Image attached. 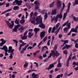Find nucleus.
<instances>
[{
    "label": "nucleus",
    "mask_w": 78,
    "mask_h": 78,
    "mask_svg": "<svg viewBox=\"0 0 78 78\" xmlns=\"http://www.w3.org/2000/svg\"><path fill=\"white\" fill-rule=\"evenodd\" d=\"M75 47L76 48H78V44L77 43H76L75 44Z\"/></svg>",
    "instance_id": "obj_54"
},
{
    "label": "nucleus",
    "mask_w": 78,
    "mask_h": 78,
    "mask_svg": "<svg viewBox=\"0 0 78 78\" xmlns=\"http://www.w3.org/2000/svg\"><path fill=\"white\" fill-rule=\"evenodd\" d=\"M47 37H44L43 40V41L44 42H45V41H46L47 40Z\"/></svg>",
    "instance_id": "obj_38"
},
{
    "label": "nucleus",
    "mask_w": 78,
    "mask_h": 78,
    "mask_svg": "<svg viewBox=\"0 0 78 78\" xmlns=\"http://www.w3.org/2000/svg\"><path fill=\"white\" fill-rule=\"evenodd\" d=\"M38 14L37 13V12H35L34 14V16H37Z\"/></svg>",
    "instance_id": "obj_47"
},
{
    "label": "nucleus",
    "mask_w": 78,
    "mask_h": 78,
    "mask_svg": "<svg viewBox=\"0 0 78 78\" xmlns=\"http://www.w3.org/2000/svg\"><path fill=\"white\" fill-rule=\"evenodd\" d=\"M18 19L16 18L15 20V23H16L17 24H19V21H18Z\"/></svg>",
    "instance_id": "obj_35"
},
{
    "label": "nucleus",
    "mask_w": 78,
    "mask_h": 78,
    "mask_svg": "<svg viewBox=\"0 0 78 78\" xmlns=\"http://www.w3.org/2000/svg\"><path fill=\"white\" fill-rule=\"evenodd\" d=\"M62 14L61 13H60V14L59 15L58 14L56 16H58V18H60V19H62Z\"/></svg>",
    "instance_id": "obj_22"
},
{
    "label": "nucleus",
    "mask_w": 78,
    "mask_h": 78,
    "mask_svg": "<svg viewBox=\"0 0 78 78\" xmlns=\"http://www.w3.org/2000/svg\"><path fill=\"white\" fill-rule=\"evenodd\" d=\"M56 63H57V62H55L52 64H50V65L51 66V67H52V68H53V67H54V65H55V64H56Z\"/></svg>",
    "instance_id": "obj_27"
},
{
    "label": "nucleus",
    "mask_w": 78,
    "mask_h": 78,
    "mask_svg": "<svg viewBox=\"0 0 78 78\" xmlns=\"http://www.w3.org/2000/svg\"><path fill=\"white\" fill-rule=\"evenodd\" d=\"M69 42V41L68 40H65L64 41V43L63 44H65V45L67 43H68Z\"/></svg>",
    "instance_id": "obj_52"
},
{
    "label": "nucleus",
    "mask_w": 78,
    "mask_h": 78,
    "mask_svg": "<svg viewBox=\"0 0 78 78\" xmlns=\"http://www.w3.org/2000/svg\"><path fill=\"white\" fill-rule=\"evenodd\" d=\"M19 42H20V43H22L21 44H20V47L19 48V50L20 51V50H21V48L22 47H23L24 45H27V43H24V42L22 40H20L19 41Z\"/></svg>",
    "instance_id": "obj_8"
},
{
    "label": "nucleus",
    "mask_w": 78,
    "mask_h": 78,
    "mask_svg": "<svg viewBox=\"0 0 78 78\" xmlns=\"http://www.w3.org/2000/svg\"><path fill=\"white\" fill-rule=\"evenodd\" d=\"M50 40H49L47 43V44L49 46L50 45Z\"/></svg>",
    "instance_id": "obj_62"
},
{
    "label": "nucleus",
    "mask_w": 78,
    "mask_h": 78,
    "mask_svg": "<svg viewBox=\"0 0 78 78\" xmlns=\"http://www.w3.org/2000/svg\"><path fill=\"white\" fill-rule=\"evenodd\" d=\"M25 29V27L23 26H22L19 28L18 29V30L19 31H20V33H23Z\"/></svg>",
    "instance_id": "obj_13"
},
{
    "label": "nucleus",
    "mask_w": 78,
    "mask_h": 78,
    "mask_svg": "<svg viewBox=\"0 0 78 78\" xmlns=\"http://www.w3.org/2000/svg\"><path fill=\"white\" fill-rule=\"evenodd\" d=\"M55 2L53 1L51 4H50L49 7L50 8H52L54 6V4H55Z\"/></svg>",
    "instance_id": "obj_21"
},
{
    "label": "nucleus",
    "mask_w": 78,
    "mask_h": 78,
    "mask_svg": "<svg viewBox=\"0 0 78 78\" xmlns=\"http://www.w3.org/2000/svg\"><path fill=\"white\" fill-rule=\"evenodd\" d=\"M51 29H52V28L50 27L49 28L48 30V32L49 33H50V32L51 31Z\"/></svg>",
    "instance_id": "obj_49"
},
{
    "label": "nucleus",
    "mask_w": 78,
    "mask_h": 78,
    "mask_svg": "<svg viewBox=\"0 0 78 78\" xmlns=\"http://www.w3.org/2000/svg\"><path fill=\"white\" fill-rule=\"evenodd\" d=\"M1 41H2V43H0V46L1 47H2L5 43H6V41H4V39L2 38L1 39Z\"/></svg>",
    "instance_id": "obj_14"
},
{
    "label": "nucleus",
    "mask_w": 78,
    "mask_h": 78,
    "mask_svg": "<svg viewBox=\"0 0 78 78\" xmlns=\"http://www.w3.org/2000/svg\"><path fill=\"white\" fill-rule=\"evenodd\" d=\"M44 20H45L47 19V17H48V15H47V13H46L44 16Z\"/></svg>",
    "instance_id": "obj_41"
},
{
    "label": "nucleus",
    "mask_w": 78,
    "mask_h": 78,
    "mask_svg": "<svg viewBox=\"0 0 78 78\" xmlns=\"http://www.w3.org/2000/svg\"><path fill=\"white\" fill-rule=\"evenodd\" d=\"M30 22L31 23H33V24H34V25H36V22H35V21L33 20L31 21Z\"/></svg>",
    "instance_id": "obj_42"
},
{
    "label": "nucleus",
    "mask_w": 78,
    "mask_h": 78,
    "mask_svg": "<svg viewBox=\"0 0 78 78\" xmlns=\"http://www.w3.org/2000/svg\"><path fill=\"white\" fill-rule=\"evenodd\" d=\"M65 6H66V5H65V3L63 2L62 3V8H65Z\"/></svg>",
    "instance_id": "obj_61"
},
{
    "label": "nucleus",
    "mask_w": 78,
    "mask_h": 78,
    "mask_svg": "<svg viewBox=\"0 0 78 78\" xmlns=\"http://www.w3.org/2000/svg\"><path fill=\"white\" fill-rule=\"evenodd\" d=\"M57 8L58 9H60L61 7L62 6V4H61V2L60 0H57Z\"/></svg>",
    "instance_id": "obj_11"
},
{
    "label": "nucleus",
    "mask_w": 78,
    "mask_h": 78,
    "mask_svg": "<svg viewBox=\"0 0 78 78\" xmlns=\"http://www.w3.org/2000/svg\"><path fill=\"white\" fill-rule=\"evenodd\" d=\"M76 59V55H74V56L72 57V60H73V59Z\"/></svg>",
    "instance_id": "obj_60"
},
{
    "label": "nucleus",
    "mask_w": 78,
    "mask_h": 78,
    "mask_svg": "<svg viewBox=\"0 0 78 78\" xmlns=\"http://www.w3.org/2000/svg\"><path fill=\"white\" fill-rule=\"evenodd\" d=\"M17 31L18 30H17V29L15 27V28L12 29V32H17Z\"/></svg>",
    "instance_id": "obj_23"
},
{
    "label": "nucleus",
    "mask_w": 78,
    "mask_h": 78,
    "mask_svg": "<svg viewBox=\"0 0 78 78\" xmlns=\"http://www.w3.org/2000/svg\"><path fill=\"white\" fill-rule=\"evenodd\" d=\"M28 16V12H26V17H25L26 19H27Z\"/></svg>",
    "instance_id": "obj_57"
},
{
    "label": "nucleus",
    "mask_w": 78,
    "mask_h": 78,
    "mask_svg": "<svg viewBox=\"0 0 78 78\" xmlns=\"http://www.w3.org/2000/svg\"><path fill=\"white\" fill-rule=\"evenodd\" d=\"M19 8V7L18 6H14L13 8V9L15 11H16V10H18Z\"/></svg>",
    "instance_id": "obj_20"
},
{
    "label": "nucleus",
    "mask_w": 78,
    "mask_h": 78,
    "mask_svg": "<svg viewBox=\"0 0 78 78\" xmlns=\"http://www.w3.org/2000/svg\"><path fill=\"white\" fill-rule=\"evenodd\" d=\"M28 66V62H26L25 64L24 65H23V66L24 67L26 68L27 67V66Z\"/></svg>",
    "instance_id": "obj_39"
},
{
    "label": "nucleus",
    "mask_w": 78,
    "mask_h": 78,
    "mask_svg": "<svg viewBox=\"0 0 78 78\" xmlns=\"http://www.w3.org/2000/svg\"><path fill=\"white\" fill-rule=\"evenodd\" d=\"M7 52H8V51H5V56H8V54L7 53Z\"/></svg>",
    "instance_id": "obj_63"
},
{
    "label": "nucleus",
    "mask_w": 78,
    "mask_h": 78,
    "mask_svg": "<svg viewBox=\"0 0 78 78\" xmlns=\"http://www.w3.org/2000/svg\"><path fill=\"white\" fill-rule=\"evenodd\" d=\"M5 22H6V23L7 25L8 26V27H9V28H10L12 29V28H13V27L14 26V21H11V23H12V24H11V23H9V21H5Z\"/></svg>",
    "instance_id": "obj_5"
},
{
    "label": "nucleus",
    "mask_w": 78,
    "mask_h": 78,
    "mask_svg": "<svg viewBox=\"0 0 78 78\" xmlns=\"http://www.w3.org/2000/svg\"><path fill=\"white\" fill-rule=\"evenodd\" d=\"M21 25L20 24H19L16 25H15V28H16L17 29H18L19 28V27H20Z\"/></svg>",
    "instance_id": "obj_34"
},
{
    "label": "nucleus",
    "mask_w": 78,
    "mask_h": 78,
    "mask_svg": "<svg viewBox=\"0 0 78 78\" xmlns=\"http://www.w3.org/2000/svg\"><path fill=\"white\" fill-rule=\"evenodd\" d=\"M52 69V68L51 67L50 65L48 68H46L45 70H47V69H48V70H50V69Z\"/></svg>",
    "instance_id": "obj_33"
},
{
    "label": "nucleus",
    "mask_w": 78,
    "mask_h": 78,
    "mask_svg": "<svg viewBox=\"0 0 78 78\" xmlns=\"http://www.w3.org/2000/svg\"><path fill=\"white\" fill-rule=\"evenodd\" d=\"M61 66H62V65L61 63H58V64L57 65V67H61Z\"/></svg>",
    "instance_id": "obj_45"
},
{
    "label": "nucleus",
    "mask_w": 78,
    "mask_h": 78,
    "mask_svg": "<svg viewBox=\"0 0 78 78\" xmlns=\"http://www.w3.org/2000/svg\"><path fill=\"white\" fill-rule=\"evenodd\" d=\"M73 19H74V20L75 22H77L78 21V19L76 17H75V16L73 17Z\"/></svg>",
    "instance_id": "obj_44"
},
{
    "label": "nucleus",
    "mask_w": 78,
    "mask_h": 78,
    "mask_svg": "<svg viewBox=\"0 0 78 78\" xmlns=\"http://www.w3.org/2000/svg\"><path fill=\"white\" fill-rule=\"evenodd\" d=\"M42 42H43V41H41L38 44L37 47H40L42 43Z\"/></svg>",
    "instance_id": "obj_50"
},
{
    "label": "nucleus",
    "mask_w": 78,
    "mask_h": 78,
    "mask_svg": "<svg viewBox=\"0 0 78 78\" xmlns=\"http://www.w3.org/2000/svg\"><path fill=\"white\" fill-rule=\"evenodd\" d=\"M27 33H28L27 30L24 33L23 36L21 37V38L22 40H25L27 39Z\"/></svg>",
    "instance_id": "obj_9"
},
{
    "label": "nucleus",
    "mask_w": 78,
    "mask_h": 78,
    "mask_svg": "<svg viewBox=\"0 0 78 78\" xmlns=\"http://www.w3.org/2000/svg\"><path fill=\"white\" fill-rule=\"evenodd\" d=\"M34 64H36V67H39V64L37 62H34Z\"/></svg>",
    "instance_id": "obj_46"
},
{
    "label": "nucleus",
    "mask_w": 78,
    "mask_h": 78,
    "mask_svg": "<svg viewBox=\"0 0 78 78\" xmlns=\"http://www.w3.org/2000/svg\"><path fill=\"white\" fill-rule=\"evenodd\" d=\"M21 24H23L25 23V20H22L20 21Z\"/></svg>",
    "instance_id": "obj_31"
},
{
    "label": "nucleus",
    "mask_w": 78,
    "mask_h": 78,
    "mask_svg": "<svg viewBox=\"0 0 78 78\" xmlns=\"http://www.w3.org/2000/svg\"><path fill=\"white\" fill-rule=\"evenodd\" d=\"M45 34V32L44 31H43L41 33L40 36L41 39H42L44 37Z\"/></svg>",
    "instance_id": "obj_12"
},
{
    "label": "nucleus",
    "mask_w": 78,
    "mask_h": 78,
    "mask_svg": "<svg viewBox=\"0 0 78 78\" xmlns=\"http://www.w3.org/2000/svg\"><path fill=\"white\" fill-rule=\"evenodd\" d=\"M56 14V10L55 9L52 10L51 14V15H55Z\"/></svg>",
    "instance_id": "obj_18"
},
{
    "label": "nucleus",
    "mask_w": 78,
    "mask_h": 78,
    "mask_svg": "<svg viewBox=\"0 0 78 78\" xmlns=\"http://www.w3.org/2000/svg\"><path fill=\"white\" fill-rule=\"evenodd\" d=\"M9 3H7L6 5V7H9Z\"/></svg>",
    "instance_id": "obj_64"
},
{
    "label": "nucleus",
    "mask_w": 78,
    "mask_h": 78,
    "mask_svg": "<svg viewBox=\"0 0 78 78\" xmlns=\"http://www.w3.org/2000/svg\"><path fill=\"white\" fill-rule=\"evenodd\" d=\"M71 5V3H70V2H69L68 4V8H70V7Z\"/></svg>",
    "instance_id": "obj_58"
},
{
    "label": "nucleus",
    "mask_w": 78,
    "mask_h": 78,
    "mask_svg": "<svg viewBox=\"0 0 78 78\" xmlns=\"http://www.w3.org/2000/svg\"><path fill=\"white\" fill-rule=\"evenodd\" d=\"M56 30V27H53L52 29V30L51 31V33H53L54 32H55V31Z\"/></svg>",
    "instance_id": "obj_32"
},
{
    "label": "nucleus",
    "mask_w": 78,
    "mask_h": 78,
    "mask_svg": "<svg viewBox=\"0 0 78 78\" xmlns=\"http://www.w3.org/2000/svg\"><path fill=\"white\" fill-rule=\"evenodd\" d=\"M59 31L58 30H57V31H55V32H54V33H55V35L56 36L57 35V34H58V33H59Z\"/></svg>",
    "instance_id": "obj_48"
},
{
    "label": "nucleus",
    "mask_w": 78,
    "mask_h": 78,
    "mask_svg": "<svg viewBox=\"0 0 78 78\" xmlns=\"http://www.w3.org/2000/svg\"><path fill=\"white\" fill-rule=\"evenodd\" d=\"M75 2L73 4V6H75V5H78V0H75Z\"/></svg>",
    "instance_id": "obj_28"
},
{
    "label": "nucleus",
    "mask_w": 78,
    "mask_h": 78,
    "mask_svg": "<svg viewBox=\"0 0 78 78\" xmlns=\"http://www.w3.org/2000/svg\"><path fill=\"white\" fill-rule=\"evenodd\" d=\"M62 35L61 34H60L59 35H58L59 38L60 39H61L62 38Z\"/></svg>",
    "instance_id": "obj_59"
},
{
    "label": "nucleus",
    "mask_w": 78,
    "mask_h": 78,
    "mask_svg": "<svg viewBox=\"0 0 78 78\" xmlns=\"http://www.w3.org/2000/svg\"><path fill=\"white\" fill-rule=\"evenodd\" d=\"M54 20L55 23H56L58 22V16H56V17H55Z\"/></svg>",
    "instance_id": "obj_30"
},
{
    "label": "nucleus",
    "mask_w": 78,
    "mask_h": 78,
    "mask_svg": "<svg viewBox=\"0 0 78 78\" xmlns=\"http://www.w3.org/2000/svg\"><path fill=\"white\" fill-rule=\"evenodd\" d=\"M28 47H29V44H27L26 45V46H24V48H23L22 50L23 51H25V50H27V48Z\"/></svg>",
    "instance_id": "obj_19"
},
{
    "label": "nucleus",
    "mask_w": 78,
    "mask_h": 78,
    "mask_svg": "<svg viewBox=\"0 0 78 78\" xmlns=\"http://www.w3.org/2000/svg\"><path fill=\"white\" fill-rule=\"evenodd\" d=\"M62 76H63V74H61L58 75L57 77L55 78H60V77L62 78Z\"/></svg>",
    "instance_id": "obj_25"
},
{
    "label": "nucleus",
    "mask_w": 78,
    "mask_h": 78,
    "mask_svg": "<svg viewBox=\"0 0 78 78\" xmlns=\"http://www.w3.org/2000/svg\"><path fill=\"white\" fill-rule=\"evenodd\" d=\"M57 48H58V46L57 45H55L54 48V51H56V49H57Z\"/></svg>",
    "instance_id": "obj_36"
},
{
    "label": "nucleus",
    "mask_w": 78,
    "mask_h": 78,
    "mask_svg": "<svg viewBox=\"0 0 78 78\" xmlns=\"http://www.w3.org/2000/svg\"><path fill=\"white\" fill-rule=\"evenodd\" d=\"M13 41L16 43L15 44V45L16 47H17V44H18V41H16V40L14 39L13 40Z\"/></svg>",
    "instance_id": "obj_29"
},
{
    "label": "nucleus",
    "mask_w": 78,
    "mask_h": 78,
    "mask_svg": "<svg viewBox=\"0 0 78 78\" xmlns=\"http://www.w3.org/2000/svg\"><path fill=\"white\" fill-rule=\"evenodd\" d=\"M51 53H50L49 55L48 56V59H49V58H51L52 55L54 57H55V56L58 57V56H59V53H58V52L57 51H52Z\"/></svg>",
    "instance_id": "obj_3"
},
{
    "label": "nucleus",
    "mask_w": 78,
    "mask_h": 78,
    "mask_svg": "<svg viewBox=\"0 0 78 78\" xmlns=\"http://www.w3.org/2000/svg\"><path fill=\"white\" fill-rule=\"evenodd\" d=\"M66 25H67V27L63 29V31L64 32H65L66 33H67L68 32V30L70 29L71 28L70 25H71V23L69 22V21H67L66 23L63 24L62 27V28H63V27H65Z\"/></svg>",
    "instance_id": "obj_2"
},
{
    "label": "nucleus",
    "mask_w": 78,
    "mask_h": 78,
    "mask_svg": "<svg viewBox=\"0 0 78 78\" xmlns=\"http://www.w3.org/2000/svg\"><path fill=\"white\" fill-rule=\"evenodd\" d=\"M39 74H35V73H33L32 74V76L34 77V78H37V75H39Z\"/></svg>",
    "instance_id": "obj_17"
},
{
    "label": "nucleus",
    "mask_w": 78,
    "mask_h": 78,
    "mask_svg": "<svg viewBox=\"0 0 78 78\" xmlns=\"http://www.w3.org/2000/svg\"><path fill=\"white\" fill-rule=\"evenodd\" d=\"M42 18H41V16H39L37 17L35 20L36 21H37L36 22V25H38L39 24V27L44 29L45 28V26L42 23Z\"/></svg>",
    "instance_id": "obj_1"
},
{
    "label": "nucleus",
    "mask_w": 78,
    "mask_h": 78,
    "mask_svg": "<svg viewBox=\"0 0 78 78\" xmlns=\"http://www.w3.org/2000/svg\"><path fill=\"white\" fill-rule=\"evenodd\" d=\"M69 11H70V8H69L68 7L66 13H64L63 15V20H64V19H66V16H67V12H69Z\"/></svg>",
    "instance_id": "obj_10"
},
{
    "label": "nucleus",
    "mask_w": 78,
    "mask_h": 78,
    "mask_svg": "<svg viewBox=\"0 0 78 78\" xmlns=\"http://www.w3.org/2000/svg\"><path fill=\"white\" fill-rule=\"evenodd\" d=\"M37 9L39 10V11H41V10L39 9V7L37 6L35 7V10H37Z\"/></svg>",
    "instance_id": "obj_40"
},
{
    "label": "nucleus",
    "mask_w": 78,
    "mask_h": 78,
    "mask_svg": "<svg viewBox=\"0 0 78 78\" xmlns=\"http://www.w3.org/2000/svg\"><path fill=\"white\" fill-rule=\"evenodd\" d=\"M34 30L35 32H37H37H38V31L40 30V29H39V28H35L34 29Z\"/></svg>",
    "instance_id": "obj_26"
},
{
    "label": "nucleus",
    "mask_w": 78,
    "mask_h": 78,
    "mask_svg": "<svg viewBox=\"0 0 78 78\" xmlns=\"http://www.w3.org/2000/svg\"><path fill=\"white\" fill-rule=\"evenodd\" d=\"M72 52H71L69 56L68 59L67 60L66 64V66L67 67H69V62H70V60L72 59Z\"/></svg>",
    "instance_id": "obj_7"
},
{
    "label": "nucleus",
    "mask_w": 78,
    "mask_h": 78,
    "mask_svg": "<svg viewBox=\"0 0 78 78\" xmlns=\"http://www.w3.org/2000/svg\"><path fill=\"white\" fill-rule=\"evenodd\" d=\"M33 12H32L30 14V17L31 18L33 17Z\"/></svg>",
    "instance_id": "obj_55"
},
{
    "label": "nucleus",
    "mask_w": 78,
    "mask_h": 78,
    "mask_svg": "<svg viewBox=\"0 0 78 78\" xmlns=\"http://www.w3.org/2000/svg\"><path fill=\"white\" fill-rule=\"evenodd\" d=\"M49 58H46V59H45L44 60H43V62H47V61H48V60Z\"/></svg>",
    "instance_id": "obj_53"
},
{
    "label": "nucleus",
    "mask_w": 78,
    "mask_h": 78,
    "mask_svg": "<svg viewBox=\"0 0 78 78\" xmlns=\"http://www.w3.org/2000/svg\"><path fill=\"white\" fill-rule=\"evenodd\" d=\"M46 12H45V10H44L41 11V13L42 14H45Z\"/></svg>",
    "instance_id": "obj_43"
},
{
    "label": "nucleus",
    "mask_w": 78,
    "mask_h": 78,
    "mask_svg": "<svg viewBox=\"0 0 78 78\" xmlns=\"http://www.w3.org/2000/svg\"><path fill=\"white\" fill-rule=\"evenodd\" d=\"M0 49L2 50H3L5 51H8V48L6 46V45H4L3 46V48H0Z\"/></svg>",
    "instance_id": "obj_16"
},
{
    "label": "nucleus",
    "mask_w": 78,
    "mask_h": 78,
    "mask_svg": "<svg viewBox=\"0 0 78 78\" xmlns=\"http://www.w3.org/2000/svg\"><path fill=\"white\" fill-rule=\"evenodd\" d=\"M65 47L66 49H68L69 48H70V47H72V45H69L67 44H66Z\"/></svg>",
    "instance_id": "obj_24"
},
{
    "label": "nucleus",
    "mask_w": 78,
    "mask_h": 78,
    "mask_svg": "<svg viewBox=\"0 0 78 78\" xmlns=\"http://www.w3.org/2000/svg\"><path fill=\"white\" fill-rule=\"evenodd\" d=\"M59 23H58L56 26V29H57V28H58V27H59Z\"/></svg>",
    "instance_id": "obj_51"
},
{
    "label": "nucleus",
    "mask_w": 78,
    "mask_h": 78,
    "mask_svg": "<svg viewBox=\"0 0 78 78\" xmlns=\"http://www.w3.org/2000/svg\"><path fill=\"white\" fill-rule=\"evenodd\" d=\"M15 3H16L18 6H20L22 5L23 1L22 0H15L13 3V5H16Z\"/></svg>",
    "instance_id": "obj_6"
},
{
    "label": "nucleus",
    "mask_w": 78,
    "mask_h": 78,
    "mask_svg": "<svg viewBox=\"0 0 78 78\" xmlns=\"http://www.w3.org/2000/svg\"><path fill=\"white\" fill-rule=\"evenodd\" d=\"M70 31H71V32H72V31H73V32H76V29H74V28H71V30Z\"/></svg>",
    "instance_id": "obj_37"
},
{
    "label": "nucleus",
    "mask_w": 78,
    "mask_h": 78,
    "mask_svg": "<svg viewBox=\"0 0 78 78\" xmlns=\"http://www.w3.org/2000/svg\"><path fill=\"white\" fill-rule=\"evenodd\" d=\"M63 53L64 54H65V55H67V50L64 51Z\"/></svg>",
    "instance_id": "obj_56"
},
{
    "label": "nucleus",
    "mask_w": 78,
    "mask_h": 78,
    "mask_svg": "<svg viewBox=\"0 0 78 78\" xmlns=\"http://www.w3.org/2000/svg\"><path fill=\"white\" fill-rule=\"evenodd\" d=\"M73 65H75V66H77V67L75 68H74V70H75L76 71H78V62H73Z\"/></svg>",
    "instance_id": "obj_15"
},
{
    "label": "nucleus",
    "mask_w": 78,
    "mask_h": 78,
    "mask_svg": "<svg viewBox=\"0 0 78 78\" xmlns=\"http://www.w3.org/2000/svg\"><path fill=\"white\" fill-rule=\"evenodd\" d=\"M12 48L11 46H9V50L8 51V52L9 53H11L10 54V55L9 56V58L10 59H12V58H13V56L12 55H14V49H12Z\"/></svg>",
    "instance_id": "obj_4"
}]
</instances>
